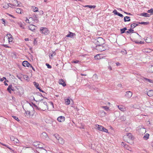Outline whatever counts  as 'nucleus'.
Wrapping results in <instances>:
<instances>
[{"instance_id":"obj_29","label":"nucleus","mask_w":153,"mask_h":153,"mask_svg":"<svg viewBox=\"0 0 153 153\" xmlns=\"http://www.w3.org/2000/svg\"><path fill=\"white\" fill-rule=\"evenodd\" d=\"M143 79L149 82L150 83H153V81L151 79H149L145 77H143Z\"/></svg>"},{"instance_id":"obj_16","label":"nucleus","mask_w":153,"mask_h":153,"mask_svg":"<svg viewBox=\"0 0 153 153\" xmlns=\"http://www.w3.org/2000/svg\"><path fill=\"white\" fill-rule=\"evenodd\" d=\"M35 26L32 25H30L28 26V28L29 30L32 31H33L35 30Z\"/></svg>"},{"instance_id":"obj_33","label":"nucleus","mask_w":153,"mask_h":153,"mask_svg":"<svg viewBox=\"0 0 153 153\" xmlns=\"http://www.w3.org/2000/svg\"><path fill=\"white\" fill-rule=\"evenodd\" d=\"M14 1H15V2H14V4H17V6L20 7V1H19L17 0H14Z\"/></svg>"},{"instance_id":"obj_36","label":"nucleus","mask_w":153,"mask_h":153,"mask_svg":"<svg viewBox=\"0 0 153 153\" xmlns=\"http://www.w3.org/2000/svg\"><path fill=\"white\" fill-rule=\"evenodd\" d=\"M39 144V142H34L33 143V145L35 146L36 147H38L37 146H38Z\"/></svg>"},{"instance_id":"obj_20","label":"nucleus","mask_w":153,"mask_h":153,"mask_svg":"<svg viewBox=\"0 0 153 153\" xmlns=\"http://www.w3.org/2000/svg\"><path fill=\"white\" fill-rule=\"evenodd\" d=\"M149 134L146 133L145 134V135L143 137V138L145 140H147L149 138Z\"/></svg>"},{"instance_id":"obj_32","label":"nucleus","mask_w":153,"mask_h":153,"mask_svg":"<svg viewBox=\"0 0 153 153\" xmlns=\"http://www.w3.org/2000/svg\"><path fill=\"white\" fill-rule=\"evenodd\" d=\"M33 83L34 84V85L38 89L39 87V84L37 83H36L35 82H33Z\"/></svg>"},{"instance_id":"obj_39","label":"nucleus","mask_w":153,"mask_h":153,"mask_svg":"<svg viewBox=\"0 0 153 153\" xmlns=\"http://www.w3.org/2000/svg\"><path fill=\"white\" fill-rule=\"evenodd\" d=\"M148 13L152 14L153 12V8H151L149 10H148L147 12Z\"/></svg>"},{"instance_id":"obj_62","label":"nucleus","mask_w":153,"mask_h":153,"mask_svg":"<svg viewBox=\"0 0 153 153\" xmlns=\"http://www.w3.org/2000/svg\"><path fill=\"white\" fill-rule=\"evenodd\" d=\"M125 13H126V14H127V15H132V14H131L130 13H127L126 12H124Z\"/></svg>"},{"instance_id":"obj_59","label":"nucleus","mask_w":153,"mask_h":153,"mask_svg":"<svg viewBox=\"0 0 153 153\" xmlns=\"http://www.w3.org/2000/svg\"><path fill=\"white\" fill-rule=\"evenodd\" d=\"M3 46L5 48H9V47L7 45H3Z\"/></svg>"},{"instance_id":"obj_26","label":"nucleus","mask_w":153,"mask_h":153,"mask_svg":"<svg viewBox=\"0 0 153 153\" xmlns=\"http://www.w3.org/2000/svg\"><path fill=\"white\" fill-rule=\"evenodd\" d=\"M65 103L66 105H68L70 103V101L68 99H66L65 100Z\"/></svg>"},{"instance_id":"obj_6","label":"nucleus","mask_w":153,"mask_h":153,"mask_svg":"<svg viewBox=\"0 0 153 153\" xmlns=\"http://www.w3.org/2000/svg\"><path fill=\"white\" fill-rule=\"evenodd\" d=\"M94 48H95L97 50L99 51H103L102 48V45H96L95 47H94Z\"/></svg>"},{"instance_id":"obj_46","label":"nucleus","mask_w":153,"mask_h":153,"mask_svg":"<svg viewBox=\"0 0 153 153\" xmlns=\"http://www.w3.org/2000/svg\"><path fill=\"white\" fill-rule=\"evenodd\" d=\"M113 13H114L115 15H118V13H119L116 10H113Z\"/></svg>"},{"instance_id":"obj_11","label":"nucleus","mask_w":153,"mask_h":153,"mask_svg":"<svg viewBox=\"0 0 153 153\" xmlns=\"http://www.w3.org/2000/svg\"><path fill=\"white\" fill-rule=\"evenodd\" d=\"M69 33L66 36V37L72 38L74 37V36H75L76 35V34L75 33H73L70 31L69 32Z\"/></svg>"},{"instance_id":"obj_30","label":"nucleus","mask_w":153,"mask_h":153,"mask_svg":"<svg viewBox=\"0 0 153 153\" xmlns=\"http://www.w3.org/2000/svg\"><path fill=\"white\" fill-rule=\"evenodd\" d=\"M137 23L144 25H147L149 24V22H138Z\"/></svg>"},{"instance_id":"obj_58","label":"nucleus","mask_w":153,"mask_h":153,"mask_svg":"<svg viewBox=\"0 0 153 153\" xmlns=\"http://www.w3.org/2000/svg\"><path fill=\"white\" fill-rule=\"evenodd\" d=\"M38 89H39V91L40 92H44V91L41 89L40 87H39Z\"/></svg>"},{"instance_id":"obj_18","label":"nucleus","mask_w":153,"mask_h":153,"mask_svg":"<svg viewBox=\"0 0 153 153\" xmlns=\"http://www.w3.org/2000/svg\"><path fill=\"white\" fill-rule=\"evenodd\" d=\"M7 36L8 37L9 39V42H12L13 39L12 36L10 34H8L7 35Z\"/></svg>"},{"instance_id":"obj_56","label":"nucleus","mask_w":153,"mask_h":153,"mask_svg":"<svg viewBox=\"0 0 153 153\" xmlns=\"http://www.w3.org/2000/svg\"><path fill=\"white\" fill-rule=\"evenodd\" d=\"M36 94L37 95L40 96V97H43L42 94L39 92L36 93Z\"/></svg>"},{"instance_id":"obj_41","label":"nucleus","mask_w":153,"mask_h":153,"mask_svg":"<svg viewBox=\"0 0 153 153\" xmlns=\"http://www.w3.org/2000/svg\"><path fill=\"white\" fill-rule=\"evenodd\" d=\"M7 5H8V6L7 7H12L13 6H16V4L14 5L13 4H10V3H9V4H7Z\"/></svg>"},{"instance_id":"obj_8","label":"nucleus","mask_w":153,"mask_h":153,"mask_svg":"<svg viewBox=\"0 0 153 153\" xmlns=\"http://www.w3.org/2000/svg\"><path fill=\"white\" fill-rule=\"evenodd\" d=\"M57 120L59 122H63L65 120V117L63 116H60L58 117Z\"/></svg>"},{"instance_id":"obj_35","label":"nucleus","mask_w":153,"mask_h":153,"mask_svg":"<svg viewBox=\"0 0 153 153\" xmlns=\"http://www.w3.org/2000/svg\"><path fill=\"white\" fill-rule=\"evenodd\" d=\"M16 12L18 13H21V11H22V9L20 8H17L16 10Z\"/></svg>"},{"instance_id":"obj_27","label":"nucleus","mask_w":153,"mask_h":153,"mask_svg":"<svg viewBox=\"0 0 153 153\" xmlns=\"http://www.w3.org/2000/svg\"><path fill=\"white\" fill-rule=\"evenodd\" d=\"M85 7H88L89 8H94L96 7V6L94 5H86L84 6Z\"/></svg>"},{"instance_id":"obj_49","label":"nucleus","mask_w":153,"mask_h":153,"mask_svg":"<svg viewBox=\"0 0 153 153\" xmlns=\"http://www.w3.org/2000/svg\"><path fill=\"white\" fill-rule=\"evenodd\" d=\"M79 60H76V61H72L71 62L72 63H77L79 62Z\"/></svg>"},{"instance_id":"obj_61","label":"nucleus","mask_w":153,"mask_h":153,"mask_svg":"<svg viewBox=\"0 0 153 153\" xmlns=\"http://www.w3.org/2000/svg\"><path fill=\"white\" fill-rule=\"evenodd\" d=\"M30 67L34 71H35V68L33 67L32 65H30Z\"/></svg>"},{"instance_id":"obj_55","label":"nucleus","mask_w":153,"mask_h":153,"mask_svg":"<svg viewBox=\"0 0 153 153\" xmlns=\"http://www.w3.org/2000/svg\"><path fill=\"white\" fill-rule=\"evenodd\" d=\"M56 55V53L55 51H54L53 52V53L51 54V56H55Z\"/></svg>"},{"instance_id":"obj_21","label":"nucleus","mask_w":153,"mask_h":153,"mask_svg":"<svg viewBox=\"0 0 153 153\" xmlns=\"http://www.w3.org/2000/svg\"><path fill=\"white\" fill-rule=\"evenodd\" d=\"M127 30V28L126 27H125L123 28L120 29V31L121 32V33L122 34L126 32V30Z\"/></svg>"},{"instance_id":"obj_2","label":"nucleus","mask_w":153,"mask_h":153,"mask_svg":"<svg viewBox=\"0 0 153 153\" xmlns=\"http://www.w3.org/2000/svg\"><path fill=\"white\" fill-rule=\"evenodd\" d=\"M39 106L40 107L39 108V110L42 109L43 110V108L45 109L47 108H48V106L47 105V103L46 102L40 101L39 103Z\"/></svg>"},{"instance_id":"obj_24","label":"nucleus","mask_w":153,"mask_h":153,"mask_svg":"<svg viewBox=\"0 0 153 153\" xmlns=\"http://www.w3.org/2000/svg\"><path fill=\"white\" fill-rule=\"evenodd\" d=\"M138 25L137 24L135 23H133L131 25V28L132 29H134V27H135L137 26H138Z\"/></svg>"},{"instance_id":"obj_9","label":"nucleus","mask_w":153,"mask_h":153,"mask_svg":"<svg viewBox=\"0 0 153 153\" xmlns=\"http://www.w3.org/2000/svg\"><path fill=\"white\" fill-rule=\"evenodd\" d=\"M22 65L24 67H29L30 66V64L28 61H24L22 63Z\"/></svg>"},{"instance_id":"obj_7","label":"nucleus","mask_w":153,"mask_h":153,"mask_svg":"<svg viewBox=\"0 0 153 153\" xmlns=\"http://www.w3.org/2000/svg\"><path fill=\"white\" fill-rule=\"evenodd\" d=\"M57 136L59 138H58V141L59 143L61 144H63L64 143V140L62 138L59 137L58 135H57Z\"/></svg>"},{"instance_id":"obj_47","label":"nucleus","mask_w":153,"mask_h":153,"mask_svg":"<svg viewBox=\"0 0 153 153\" xmlns=\"http://www.w3.org/2000/svg\"><path fill=\"white\" fill-rule=\"evenodd\" d=\"M128 30L129 31L130 33H132L134 32V30L131 28L130 29H129Z\"/></svg>"},{"instance_id":"obj_52","label":"nucleus","mask_w":153,"mask_h":153,"mask_svg":"<svg viewBox=\"0 0 153 153\" xmlns=\"http://www.w3.org/2000/svg\"><path fill=\"white\" fill-rule=\"evenodd\" d=\"M16 77L19 79L21 80H22L21 79L22 78V77L21 76H20L19 75H18L16 76Z\"/></svg>"},{"instance_id":"obj_14","label":"nucleus","mask_w":153,"mask_h":153,"mask_svg":"<svg viewBox=\"0 0 153 153\" xmlns=\"http://www.w3.org/2000/svg\"><path fill=\"white\" fill-rule=\"evenodd\" d=\"M131 20L130 17L129 16H126L124 18V22H129Z\"/></svg>"},{"instance_id":"obj_15","label":"nucleus","mask_w":153,"mask_h":153,"mask_svg":"<svg viewBox=\"0 0 153 153\" xmlns=\"http://www.w3.org/2000/svg\"><path fill=\"white\" fill-rule=\"evenodd\" d=\"M140 16L146 17H150V15L146 13H141L140 14Z\"/></svg>"},{"instance_id":"obj_42","label":"nucleus","mask_w":153,"mask_h":153,"mask_svg":"<svg viewBox=\"0 0 153 153\" xmlns=\"http://www.w3.org/2000/svg\"><path fill=\"white\" fill-rule=\"evenodd\" d=\"M33 106L36 109L38 110H39V108L35 104L32 103Z\"/></svg>"},{"instance_id":"obj_63","label":"nucleus","mask_w":153,"mask_h":153,"mask_svg":"<svg viewBox=\"0 0 153 153\" xmlns=\"http://www.w3.org/2000/svg\"><path fill=\"white\" fill-rule=\"evenodd\" d=\"M98 56H99V55H97L96 56H95V59H99V58H98Z\"/></svg>"},{"instance_id":"obj_22","label":"nucleus","mask_w":153,"mask_h":153,"mask_svg":"<svg viewBox=\"0 0 153 153\" xmlns=\"http://www.w3.org/2000/svg\"><path fill=\"white\" fill-rule=\"evenodd\" d=\"M31 8L32 9L33 11L34 12H37L38 11V8L35 6H32Z\"/></svg>"},{"instance_id":"obj_5","label":"nucleus","mask_w":153,"mask_h":153,"mask_svg":"<svg viewBox=\"0 0 153 153\" xmlns=\"http://www.w3.org/2000/svg\"><path fill=\"white\" fill-rule=\"evenodd\" d=\"M132 95V93L130 91H127L126 92L125 94V97L128 99L130 98Z\"/></svg>"},{"instance_id":"obj_57","label":"nucleus","mask_w":153,"mask_h":153,"mask_svg":"<svg viewBox=\"0 0 153 153\" xmlns=\"http://www.w3.org/2000/svg\"><path fill=\"white\" fill-rule=\"evenodd\" d=\"M116 64L117 66H120L121 65L120 63H119L118 62L116 63Z\"/></svg>"},{"instance_id":"obj_37","label":"nucleus","mask_w":153,"mask_h":153,"mask_svg":"<svg viewBox=\"0 0 153 153\" xmlns=\"http://www.w3.org/2000/svg\"><path fill=\"white\" fill-rule=\"evenodd\" d=\"M149 72H153V66L151 65L149 68Z\"/></svg>"},{"instance_id":"obj_60","label":"nucleus","mask_w":153,"mask_h":153,"mask_svg":"<svg viewBox=\"0 0 153 153\" xmlns=\"http://www.w3.org/2000/svg\"><path fill=\"white\" fill-rule=\"evenodd\" d=\"M7 14L10 16H11L12 17H13V18H15V17H14L12 15H11V14H8V13Z\"/></svg>"},{"instance_id":"obj_50","label":"nucleus","mask_w":153,"mask_h":153,"mask_svg":"<svg viewBox=\"0 0 153 153\" xmlns=\"http://www.w3.org/2000/svg\"><path fill=\"white\" fill-rule=\"evenodd\" d=\"M101 113L103 116H105L106 114V113L103 111H102Z\"/></svg>"},{"instance_id":"obj_10","label":"nucleus","mask_w":153,"mask_h":153,"mask_svg":"<svg viewBox=\"0 0 153 153\" xmlns=\"http://www.w3.org/2000/svg\"><path fill=\"white\" fill-rule=\"evenodd\" d=\"M59 84L62 85L63 87H65L66 85L65 82L62 79H60L59 80Z\"/></svg>"},{"instance_id":"obj_64","label":"nucleus","mask_w":153,"mask_h":153,"mask_svg":"<svg viewBox=\"0 0 153 153\" xmlns=\"http://www.w3.org/2000/svg\"><path fill=\"white\" fill-rule=\"evenodd\" d=\"M146 42L147 43H150V42L148 41L147 39H145Z\"/></svg>"},{"instance_id":"obj_3","label":"nucleus","mask_w":153,"mask_h":153,"mask_svg":"<svg viewBox=\"0 0 153 153\" xmlns=\"http://www.w3.org/2000/svg\"><path fill=\"white\" fill-rule=\"evenodd\" d=\"M132 136L131 133H127V134L125 135L123 137V139L125 141L128 143V140H130L132 139Z\"/></svg>"},{"instance_id":"obj_53","label":"nucleus","mask_w":153,"mask_h":153,"mask_svg":"<svg viewBox=\"0 0 153 153\" xmlns=\"http://www.w3.org/2000/svg\"><path fill=\"white\" fill-rule=\"evenodd\" d=\"M6 82H8V80H7L6 81V80L4 81V84L5 85H8L7 84V83Z\"/></svg>"},{"instance_id":"obj_38","label":"nucleus","mask_w":153,"mask_h":153,"mask_svg":"<svg viewBox=\"0 0 153 153\" xmlns=\"http://www.w3.org/2000/svg\"><path fill=\"white\" fill-rule=\"evenodd\" d=\"M102 131L106 133H107L108 132V130L103 127H102Z\"/></svg>"},{"instance_id":"obj_31","label":"nucleus","mask_w":153,"mask_h":153,"mask_svg":"<svg viewBox=\"0 0 153 153\" xmlns=\"http://www.w3.org/2000/svg\"><path fill=\"white\" fill-rule=\"evenodd\" d=\"M30 111H28V110H25V113L26 114V116L27 117H30Z\"/></svg>"},{"instance_id":"obj_19","label":"nucleus","mask_w":153,"mask_h":153,"mask_svg":"<svg viewBox=\"0 0 153 153\" xmlns=\"http://www.w3.org/2000/svg\"><path fill=\"white\" fill-rule=\"evenodd\" d=\"M102 48L103 51L108 50L109 48L107 45H102Z\"/></svg>"},{"instance_id":"obj_43","label":"nucleus","mask_w":153,"mask_h":153,"mask_svg":"<svg viewBox=\"0 0 153 153\" xmlns=\"http://www.w3.org/2000/svg\"><path fill=\"white\" fill-rule=\"evenodd\" d=\"M13 141H14V143H18L19 142V141L16 138H14Z\"/></svg>"},{"instance_id":"obj_13","label":"nucleus","mask_w":153,"mask_h":153,"mask_svg":"<svg viewBox=\"0 0 153 153\" xmlns=\"http://www.w3.org/2000/svg\"><path fill=\"white\" fill-rule=\"evenodd\" d=\"M41 137L43 138H45L47 137L48 135L45 132H43L41 134Z\"/></svg>"},{"instance_id":"obj_4","label":"nucleus","mask_w":153,"mask_h":153,"mask_svg":"<svg viewBox=\"0 0 153 153\" xmlns=\"http://www.w3.org/2000/svg\"><path fill=\"white\" fill-rule=\"evenodd\" d=\"M40 32L41 33L44 34L45 35H47L49 32L47 28L45 27H42L40 28Z\"/></svg>"},{"instance_id":"obj_23","label":"nucleus","mask_w":153,"mask_h":153,"mask_svg":"<svg viewBox=\"0 0 153 153\" xmlns=\"http://www.w3.org/2000/svg\"><path fill=\"white\" fill-rule=\"evenodd\" d=\"M11 90H12V85H10L7 88V90L9 93H11Z\"/></svg>"},{"instance_id":"obj_17","label":"nucleus","mask_w":153,"mask_h":153,"mask_svg":"<svg viewBox=\"0 0 153 153\" xmlns=\"http://www.w3.org/2000/svg\"><path fill=\"white\" fill-rule=\"evenodd\" d=\"M102 126L99 125H96V128L98 130L102 131Z\"/></svg>"},{"instance_id":"obj_40","label":"nucleus","mask_w":153,"mask_h":153,"mask_svg":"<svg viewBox=\"0 0 153 153\" xmlns=\"http://www.w3.org/2000/svg\"><path fill=\"white\" fill-rule=\"evenodd\" d=\"M12 117L18 122H19V121L20 120L17 117L14 116H13Z\"/></svg>"},{"instance_id":"obj_44","label":"nucleus","mask_w":153,"mask_h":153,"mask_svg":"<svg viewBox=\"0 0 153 153\" xmlns=\"http://www.w3.org/2000/svg\"><path fill=\"white\" fill-rule=\"evenodd\" d=\"M102 107L104 108L105 109V110L106 111L108 110L109 109V108L107 106H102Z\"/></svg>"},{"instance_id":"obj_34","label":"nucleus","mask_w":153,"mask_h":153,"mask_svg":"<svg viewBox=\"0 0 153 153\" xmlns=\"http://www.w3.org/2000/svg\"><path fill=\"white\" fill-rule=\"evenodd\" d=\"M121 52L123 54V55H126L127 54V51L125 49H123L121 50Z\"/></svg>"},{"instance_id":"obj_28","label":"nucleus","mask_w":153,"mask_h":153,"mask_svg":"<svg viewBox=\"0 0 153 153\" xmlns=\"http://www.w3.org/2000/svg\"><path fill=\"white\" fill-rule=\"evenodd\" d=\"M92 79L94 80H96L98 79V77L97 74H94L93 77Z\"/></svg>"},{"instance_id":"obj_12","label":"nucleus","mask_w":153,"mask_h":153,"mask_svg":"<svg viewBox=\"0 0 153 153\" xmlns=\"http://www.w3.org/2000/svg\"><path fill=\"white\" fill-rule=\"evenodd\" d=\"M147 95L149 97H152L153 96V90H149L147 93Z\"/></svg>"},{"instance_id":"obj_1","label":"nucleus","mask_w":153,"mask_h":153,"mask_svg":"<svg viewBox=\"0 0 153 153\" xmlns=\"http://www.w3.org/2000/svg\"><path fill=\"white\" fill-rule=\"evenodd\" d=\"M94 42L96 45H104L105 41L102 38L100 37L96 39L95 40Z\"/></svg>"},{"instance_id":"obj_45","label":"nucleus","mask_w":153,"mask_h":153,"mask_svg":"<svg viewBox=\"0 0 153 153\" xmlns=\"http://www.w3.org/2000/svg\"><path fill=\"white\" fill-rule=\"evenodd\" d=\"M120 119L123 121H125L126 120V117L124 116H122L120 117Z\"/></svg>"},{"instance_id":"obj_51","label":"nucleus","mask_w":153,"mask_h":153,"mask_svg":"<svg viewBox=\"0 0 153 153\" xmlns=\"http://www.w3.org/2000/svg\"><path fill=\"white\" fill-rule=\"evenodd\" d=\"M4 79L6 80V78L5 77H3V78H1L0 79V81L2 82L4 80Z\"/></svg>"},{"instance_id":"obj_25","label":"nucleus","mask_w":153,"mask_h":153,"mask_svg":"<svg viewBox=\"0 0 153 153\" xmlns=\"http://www.w3.org/2000/svg\"><path fill=\"white\" fill-rule=\"evenodd\" d=\"M119 109L121 111H124L125 108L122 105H118Z\"/></svg>"},{"instance_id":"obj_48","label":"nucleus","mask_w":153,"mask_h":153,"mask_svg":"<svg viewBox=\"0 0 153 153\" xmlns=\"http://www.w3.org/2000/svg\"><path fill=\"white\" fill-rule=\"evenodd\" d=\"M46 65L47 66V68H52L51 66L48 63H46Z\"/></svg>"},{"instance_id":"obj_54","label":"nucleus","mask_w":153,"mask_h":153,"mask_svg":"<svg viewBox=\"0 0 153 153\" xmlns=\"http://www.w3.org/2000/svg\"><path fill=\"white\" fill-rule=\"evenodd\" d=\"M117 15L121 17H123V16L122 14L119 13H118Z\"/></svg>"}]
</instances>
